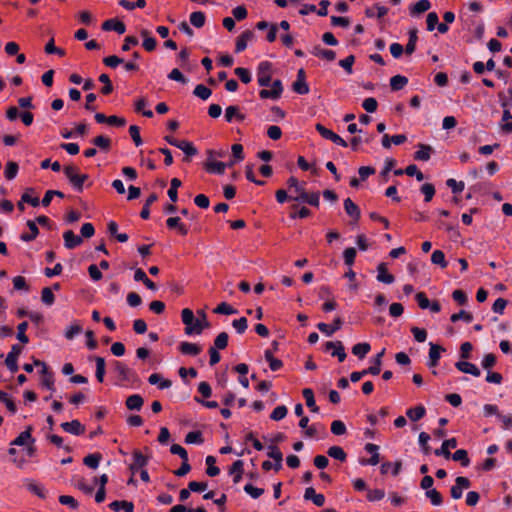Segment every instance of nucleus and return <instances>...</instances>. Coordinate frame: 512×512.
Segmentation results:
<instances>
[{
	"instance_id": "nucleus-27",
	"label": "nucleus",
	"mask_w": 512,
	"mask_h": 512,
	"mask_svg": "<svg viewBox=\"0 0 512 512\" xmlns=\"http://www.w3.org/2000/svg\"><path fill=\"white\" fill-rule=\"evenodd\" d=\"M244 462L242 460H237L235 461L232 466L230 467L229 469V473L231 475H234L233 477V482L234 483H239L240 480L242 479V474H243V471H244Z\"/></svg>"
},
{
	"instance_id": "nucleus-42",
	"label": "nucleus",
	"mask_w": 512,
	"mask_h": 512,
	"mask_svg": "<svg viewBox=\"0 0 512 512\" xmlns=\"http://www.w3.org/2000/svg\"><path fill=\"white\" fill-rule=\"evenodd\" d=\"M431 3L429 0H419L410 8V14L416 15L426 12L430 9Z\"/></svg>"
},
{
	"instance_id": "nucleus-49",
	"label": "nucleus",
	"mask_w": 512,
	"mask_h": 512,
	"mask_svg": "<svg viewBox=\"0 0 512 512\" xmlns=\"http://www.w3.org/2000/svg\"><path fill=\"white\" fill-rule=\"evenodd\" d=\"M213 312L222 315H233L238 313L237 309L226 302L220 303L216 308H214Z\"/></svg>"
},
{
	"instance_id": "nucleus-38",
	"label": "nucleus",
	"mask_w": 512,
	"mask_h": 512,
	"mask_svg": "<svg viewBox=\"0 0 512 512\" xmlns=\"http://www.w3.org/2000/svg\"><path fill=\"white\" fill-rule=\"evenodd\" d=\"M34 189L28 188L26 191L22 194V202H26L30 204L33 207H37L40 204L39 197L34 195Z\"/></svg>"
},
{
	"instance_id": "nucleus-62",
	"label": "nucleus",
	"mask_w": 512,
	"mask_h": 512,
	"mask_svg": "<svg viewBox=\"0 0 512 512\" xmlns=\"http://www.w3.org/2000/svg\"><path fill=\"white\" fill-rule=\"evenodd\" d=\"M446 185L452 190L454 194L461 193L465 188L463 181H456L453 178L448 179L446 181Z\"/></svg>"
},
{
	"instance_id": "nucleus-45",
	"label": "nucleus",
	"mask_w": 512,
	"mask_h": 512,
	"mask_svg": "<svg viewBox=\"0 0 512 512\" xmlns=\"http://www.w3.org/2000/svg\"><path fill=\"white\" fill-rule=\"evenodd\" d=\"M327 454L334 458V459H337L341 462H344L347 458V454L345 453V451L343 450L342 447L340 446H331L328 451H327Z\"/></svg>"
},
{
	"instance_id": "nucleus-3",
	"label": "nucleus",
	"mask_w": 512,
	"mask_h": 512,
	"mask_svg": "<svg viewBox=\"0 0 512 512\" xmlns=\"http://www.w3.org/2000/svg\"><path fill=\"white\" fill-rule=\"evenodd\" d=\"M293 194L289 195V199L301 202V203H307L314 207H319L320 204V194L318 192H306L304 185H302L300 188H297V191Z\"/></svg>"
},
{
	"instance_id": "nucleus-7",
	"label": "nucleus",
	"mask_w": 512,
	"mask_h": 512,
	"mask_svg": "<svg viewBox=\"0 0 512 512\" xmlns=\"http://www.w3.org/2000/svg\"><path fill=\"white\" fill-rule=\"evenodd\" d=\"M471 485V482L468 478L463 476H458L455 480V485H453L450 489V494L453 499H460L463 494L464 489H468Z\"/></svg>"
},
{
	"instance_id": "nucleus-57",
	"label": "nucleus",
	"mask_w": 512,
	"mask_h": 512,
	"mask_svg": "<svg viewBox=\"0 0 512 512\" xmlns=\"http://www.w3.org/2000/svg\"><path fill=\"white\" fill-rule=\"evenodd\" d=\"M193 93L195 96L199 97L200 99L207 100L211 96L212 91L205 85L199 84L195 87Z\"/></svg>"
},
{
	"instance_id": "nucleus-4",
	"label": "nucleus",
	"mask_w": 512,
	"mask_h": 512,
	"mask_svg": "<svg viewBox=\"0 0 512 512\" xmlns=\"http://www.w3.org/2000/svg\"><path fill=\"white\" fill-rule=\"evenodd\" d=\"M272 63L269 61H262L257 67V81L262 87H267L271 82Z\"/></svg>"
},
{
	"instance_id": "nucleus-33",
	"label": "nucleus",
	"mask_w": 512,
	"mask_h": 512,
	"mask_svg": "<svg viewBox=\"0 0 512 512\" xmlns=\"http://www.w3.org/2000/svg\"><path fill=\"white\" fill-rule=\"evenodd\" d=\"M387 13H388V8L383 5H380V4H375L372 8H368L366 10V16L369 18H373V17L382 18Z\"/></svg>"
},
{
	"instance_id": "nucleus-37",
	"label": "nucleus",
	"mask_w": 512,
	"mask_h": 512,
	"mask_svg": "<svg viewBox=\"0 0 512 512\" xmlns=\"http://www.w3.org/2000/svg\"><path fill=\"white\" fill-rule=\"evenodd\" d=\"M302 394H303V397L305 398L307 407L310 408V410L312 412H318L319 408L316 405L315 398H314V393H313L312 389L305 388L303 390Z\"/></svg>"
},
{
	"instance_id": "nucleus-50",
	"label": "nucleus",
	"mask_w": 512,
	"mask_h": 512,
	"mask_svg": "<svg viewBox=\"0 0 512 512\" xmlns=\"http://www.w3.org/2000/svg\"><path fill=\"white\" fill-rule=\"evenodd\" d=\"M177 148L182 150L185 153V155L188 157L195 156L198 153V151H197L196 147L193 145V143L186 141V140H181V143H179Z\"/></svg>"
},
{
	"instance_id": "nucleus-32",
	"label": "nucleus",
	"mask_w": 512,
	"mask_h": 512,
	"mask_svg": "<svg viewBox=\"0 0 512 512\" xmlns=\"http://www.w3.org/2000/svg\"><path fill=\"white\" fill-rule=\"evenodd\" d=\"M144 400L143 398L138 394L130 395L126 399V407L129 410H137L139 411L143 406Z\"/></svg>"
},
{
	"instance_id": "nucleus-60",
	"label": "nucleus",
	"mask_w": 512,
	"mask_h": 512,
	"mask_svg": "<svg viewBox=\"0 0 512 512\" xmlns=\"http://www.w3.org/2000/svg\"><path fill=\"white\" fill-rule=\"evenodd\" d=\"M41 300L45 305L51 306L55 301V296L52 292V289L49 287H45L41 292Z\"/></svg>"
},
{
	"instance_id": "nucleus-43",
	"label": "nucleus",
	"mask_w": 512,
	"mask_h": 512,
	"mask_svg": "<svg viewBox=\"0 0 512 512\" xmlns=\"http://www.w3.org/2000/svg\"><path fill=\"white\" fill-rule=\"evenodd\" d=\"M182 185V182L178 178H173L170 183V188L168 189V197L170 200L175 203L178 200V188Z\"/></svg>"
},
{
	"instance_id": "nucleus-28",
	"label": "nucleus",
	"mask_w": 512,
	"mask_h": 512,
	"mask_svg": "<svg viewBox=\"0 0 512 512\" xmlns=\"http://www.w3.org/2000/svg\"><path fill=\"white\" fill-rule=\"evenodd\" d=\"M109 507L114 512H120L123 510L124 512H133L134 511V505L132 502L128 501H113L109 504Z\"/></svg>"
},
{
	"instance_id": "nucleus-16",
	"label": "nucleus",
	"mask_w": 512,
	"mask_h": 512,
	"mask_svg": "<svg viewBox=\"0 0 512 512\" xmlns=\"http://www.w3.org/2000/svg\"><path fill=\"white\" fill-rule=\"evenodd\" d=\"M455 367L462 373L471 374L475 377H479L481 375L479 368L475 364L467 361H458L456 362Z\"/></svg>"
},
{
	"instance_id": "nucleus-61",
	"label": "nucleus",
	"mask_w": 512,
	"mask_h": 512,
	"mask_svg": "<svg viewBox=\"0 0 512 512\" xmlns=\"http://www.w3.org/2000/svg\"><path fill=\"white\" fill-rule=\"evenodd\" d=\"M18 164L15 162H8L5 167V177L8 180H12L17 176L18 173Z\"/></svg>"
},
{
	"instance_id": "nucleus-21",
	"label": "nucleus",
	"mask_w": 512,
	"mask_h": 512,
	"mask_svg": "<svg viewBox=\"0 0 512 512\" xmlns=\"http://www.w3.org/2000/svg\"><path fill=\"white\" fill-rule=\"evenodd\" d=\"M32 427L28 426L25 431L21 432L12 442L11 445L23 446L28 442L34 443V438L31 435Z\"/></svg>"
},
{
	"instance_id": "nucleus-13",
	"label": "nucleus",
	"mask_w": 512,
	"mask_h": 512,
	"mask_svg": "<svg viewBox=\"0 0 512 512\" xmlns=\"http://www.w3.org/2000/svg\"><path fill=\"white\" fill-rule=\"evenodd\" d=\"M148 464V459L140 451L133 452V461L129 466L132 474H135L139 469L144 468Z\"/></svg>"
},
{
	"instance_id": "nucleus-46",
	"label": "nucleus",
	"mask_w": 512,
	"mask_h": 512,
	"mask_svg": "<svg viewBox=\"0 0 512 512\" xmlns=\"http://www.w3.org/2000/svg\"><path fill=\"white\" fill-rule=\"evenodd\" d=\"M205 462L206 465L208 466L206 470L208 476L215 477L220 473V469L217 466H215L216 458L214 456H207Z\"/></svg>"
},
{
	"instance_id": "nucleus-29",
	"label": "nucleus",
	"mask_w": 512,
	"mask_h": 512,
	"mask_svg": "<svg viewBox=\"0 0 512 512\" xmlns=\"http://www.w3.org/2000/svg\"><path fill=\"white\" fill-rule=\"evenodd\" d=\"M141 36L144 38L142 46L146 51H153L156 48L157 41L154 37L150 36V32L146 29L141 30Z\"/></svg>"
},
{
	"instance_id": "nucleus-39",
	"label": "nucleus",
	"mask_w": 512,
	"mask_h": 512,
	"mask_svg": "<svg viewBox=\"0 0 512 512\" xmlns=\"http://www.w3.org/2000/svg\"><path fill=\"white\" fill-rule=\"evenodd\" d=\"M408 83V79L402 75H395L390 79V87L393 91L403 89Z\"/></svg>"
},
{
	"instance_id": "nucleus-35",
	"label": "nucleus",
	"mask_w": 512,
	"mask_h": 512,
	"mask_svg": "<svg viewBox=\"0 0 512 512\" xmlns=\"http://www.w3.org/2000/svg\"><path fill=\"white\" fill-rule=\"evenodd\" d=\"M432 148L428 145L420 144L419 149L414 154V159L419 161H428L431 157Z\"/></svg>"
},
{
	"instance_id": "nucleus-59",
	"label": "nucleus",
	"mask_w": 512,
	"mask_h": 512,
	"mask_svg": "<svg viewBox=\"0 0 512 512\" xmlns=\"http://www.w3.org/2000/svg\"><path fill=\"white\" fill-rule=\"evenodd\" d=\"M28 328V323L26 321L21 322L17 327V339L23 343L26 344L29 342V338L26 335V330Z\"/></svg>"
},
{
	"instance_id": "nucleus-53",
	"label": "nucleus",
	"mask_w": 512,
	"mask_h": 512,
	"mask_svg": "<svg viewBox=\"0 0 512 512\" xmlns=\"http://www.w3.org/2000/svg\"><path fill=\"white\" fill-rule=\"evenodd\" d=\"M95 362H96V373H95L96 379L99 382H103L104 375H105V360H104V358L97 356V357H95Z\"/></svg>"
},
{
	"instance_id": "nucleus-54",
	"label": "nucleus",
	"mask_w": 512,
	"mask_h": 512,
	"mask_svg": "<svg viewBox=\"0 0 512 512\" xmlns=\"http://www.w3.org/2000/svg\"><path fill=\"white\" fill-rule=\"evenodd\" d=\"M157 200V195L152 193L145 201V204L140 212V217L142 219H148L150 216V205H152Z\"/></svg>"
},
{
	"instance_id": "nucleus-2",
	"label": "nucleus",
	"mask_w": 512,
	"mask_h": 512,
	"mask_svg": "<svg viewBox=\"0 0 512 512\" xmlns=\"http://www.w3.org/2000/svg\"><path fill=\"white\" fill-rule=\"evenodd\" d=\"M63 171L74 189L81 192L84 182L88 179V175L80 174L79 169L74 165L65 166Z\"/></svg>"
},
{
	"instance_id": "nucleus-8",
	"label": "nucleus",
	"mask_w": 512,
	"mask_h": 512,
	"mask_svg": "<svg viewBox=\"0 0 512 512\" xmlns=\"http://www.w3.org/2000/svg\"><path fill=\"white\" fill-rule=\"evenodd\" d=\"M325 351H331V355L338 358L339 362H343L346 359V352L341 341H329L325 343Z\"/></svg>"
},
{
	"instance_id": "nucleus-1",
	"label": "nucleus",
	"mask_w": 512,
	"mask_h": 512,
	"mask_svg": "<svg viewBox=\"0 0 512 512\" xmlns=\"http://www.w3.org/2000/svg\"><path fill=\"white\" fill-rule=\"evenodd\" d=\"M181 320L185 325L184 332L186 335H200L204 329L210 326L206 314L203 317L195 318L194 313L189 308H184L181 311Z\"/></svg>"
},
{
	"instance_id": "nucleus-10",
	"label": "nucleus",
	"mask_w": 512,
	"mask_h": 512,
	"mask_svg": "<svg viewBox=\"0 0 512 512\" xmlns=\"http://www.w3.org/2000/svg\"><path fill=\"white\" fill-rule=\"evenodd\" d=\"M430 349H429V360H428V367H436L439 363V359L441 357V353L445 351V349L437 344H434L432 342L429 343Z\"/></svg>"
},
{
	"instance_id": "nucleus-47",
	"label": "nucleus",
	"mask_w": 512,
	"mask_h": 512,
	"mask_svg": "<svg viewBox=\"0 0 512 512\" xmlns=\"http://www.w3.org/2000/svg\"><path fill=\"white\" fill-rule=\"evenodd\" d=\"M190 23L196 27V28H201L204 26L205 24V20H206V17H205V14L201 11H196V12H192L190 14Z\"/></svg>"
},
{
	"instance_id": "nucleus-12",
	"label": "nucleus",
	"mask_w": 512,
	"mask_h": 512,
	"mask_svg": "<svg viewBox=\"0 0 512 512\" xmlns=\"http://www.w3.org/2000/svg\"><path fill=\"white\" fill-rule=\"evenodd\" d=\"M61 428L73 435H82L85 432V426L79 420H72L70 422H63Z\"/></svg>"
},
{
	"instance_id": "nucleus-18",
	"label": "nucleus",
	"mask_w": 512,
	"mask_h": 512,
	"mask_svg": "<svg viewBox=\"0 0 512 512\" xmlns=\"http://www.w3.org/2000/svg\"><path fill=\"white\" fill-rule=\"evenodd\" d=\"M166 226L169 229H176L178 233L182 236H186L188 234L187 226L181 222V219L179 217H169L166 220Z\"/></svg>"
},
{
	"instance_id": "nucleus-40",
	"label": "nucleus",
	"mask_w": 512,
	"mask_h": 512,
	"mask_svg": "<svg viewBox=\"0 0 512 512\" xmlns=\"http://www.w3.org/2000/svg\"><path fill=\"white\" fill-rule=\"evenodd\" d=\"M313 55L327 61H333L336 57V54L333 50L324 49L321 47H315L313 50Z\"/></svg>"
},
{
	"instance_id": "nucleus-15",
	"label": "nucleus",
	"mask_w": 512,
	"mask_h": 512,
	"mask_svg": "<svg viewBox=\"0 0 512 512\" xmlns=\"http://www.w3.org/2000/svg\"><path fill=\"white\" fill-rule=\"evenodd\" d=\"M102 29L105 31H115L121 35L125 33L126 26L122 21L117 19H109L102 24Z\"/></svg>"
},
{
	"instance_id": "nucleus-19",
	"label": "nucleus",
	"mask_w": 512,
	"mask_h": 512,
	"mask_svg": "<svg viewBox=\"0 0 512 512\" xmlns=\"http://www.w3.org/2000/svg\"><path fill=\"white\" fill-rule=\"evenodd\" d=\"M304 498L311 500L317 507H322L325 504V496L323 494L316 493L313 487H308L305 490Z\"/></svg>"
},
{
	"instance_id": "nucleus-17",
	"label": "nucleus",
	"mask_w": 512,
	"mask_h": 512,
	"mask_svg": "<svg viewBox=\"0 0 512 512\" xmlns=\"http://www.w3.org/2000/svg\"><path fill=\"white\" fill-rule=\"evenodd\" d=\"M63 239L67 249H74L82 243V237L75 235L72 230L65 231Z\"/></svg>"
},
{
	"instance_id": "nucleus-34",
	"label": "nucleus",
	"mask_w": 512,
	"mask_h": 512,
	"mask_svg": "<svg viewBox=\"0 0 512 512\" xmlns=\"http://www.w3.org/2000/svg\"><path fill=\"white\" fill-rule=\"evenodd\" d=\"M27 226L30 230V233L22 234L20 237L21 240L24 242H30V241L34 240L39 234V229L34 221L28 220Z\"/></svg>"
},
{
	"instance_id": "nucleus-24",
	"label": "nucleus",
	"mask_w": 512,
	"mask_h": 512,
	"mask_svg": "<svg viewBox=\"0 0 512 512\" xmlns=\"http://www.w3.org/2000/svg\"><path fill=\"white\" fill-rule=\"evenodd\" d=\"M235 119L241 122L245 119V115L240 112L237 106H228L225 110V120L230 123Z\"/></svg>"
},
{
	"instance_id": "nucleus-56",
	"label": "nucleus",
	"mask_w": 512,
	"mask_h": 512,
	"mask_svg": "<svg viewBox=\"0 0 512 512\" xmlns=\"http://www.w3.org/2000/svg\"><path fill=\"white\" fill-rule=\"evenodd\" d=\"M93 144L101 150L108 151L111 147V140L105 136H97L92 140Z\"/></svg>"
},
{
	"instance_id": "nucleus-23",
	"label": "nucleus",
	"mask_w": 512,
	"mask_h": 512,
	"mask_svg": "<svg viewBox=\"0 0 512 512\" xmlns=\"http://www.w3.org/2000/svg\"><path fill=\"white\" fill-rule=\"evenodd\" d=\"M179 351L183 355L197 356L202 351V349L195 343L181 342L179 345Z\"/></svg>"
},
{
	"instance_id": "nucleus-48",
	"label": "nucleus",
	"mask_w": 512,
	"mask_h": 512,
	"mask_svg": "<svg viewBox=\"0 0 512 512\" xmlns=\"http://www.w3.org/2000/svg\"><path fill=\"white\" fill-rule=\"evenodd\" d=\"M454 461H459L463 467H467L470 464L468 453L464 449L456 450L452 455Z\"/></svg>"
},
{
	"instance_id": "nucleus-51",
	"label": "nucleus",
	"mask_w": 512,
	"mask_h": 512,
	"mask_svg": "<svg viewBox=\"0 0 512 512\" xmlns=\"http://www.w3.org/2000/svg\"><path fill=\"white\" fill-rule=\"evenodd\" d=\"M431 262L435 265H439L441 268H446L448 263L445 259V254L441 250H435L431 255Z\"/></svg>"
},
{
	"instance_id": "nucleus-63",
	"label": "nucleus",
	"mask_w": 512,
	"mask_h": 512,
	"mask_svg": "<svg viewBox=\"0 0 512 512\" xmlns=\"http://www.w3.org/2000/svg\"><path fill=\"white\" fill-rule=\"evenodd\" d=\"M287 408L284 405L277 406L271 413L270 418L274 421H280L287 415Z\"/></svg>"
},
{
	"instance_id": "nucleus-25",
	"label": "nucleus",
	"mask_w": 512,
	"mask_h": 512,
	"mask_svg": "<svg viewBox=\"0 0 512 512\" xmlns=\"http://www.w3.org/2000/svg\"><path fill=\"white\" fill-rule=\"evenodd\" d=\"M253 38L252 31L243 32L236 40L235 51L240 53L244 51L247 47L248 42Z\"/></svg>"
},
{
	"instance_id": "nucleus-58",
	"label": "nucleus",
	"mask_w": 512,
	"mask_h": 512,
	"mask_svg": "<svg viewBox=\"0 0 512 512\" xmlns=\"http://www.w3.org/2000/svg\"><path fill=\"white\" fill-rule=\"evenodd\" d=\"M228 334L226 332H221L216 336L214 339V346L215 349H225L228 345Z\"/></svg>"
},
{
	"instance_id": "nucleus-36",
	"label": "nucleus",
	"mask_w": 512,
	"mask_h": 512,
	"mask_svg": "<svg viewBox=\"0 0 512 512\" xmlns=\"http://www.w3.org/2000/svg\"><path fill=\"white\" fill-rule=\"evenodd\" d=\"M401 462L396 461L394 463L392 462H385L381 465V473L387 474L389 472L392 473L393 476H397L401 470Z\"/></svg>"
},
{
	"instance_id": "nucleus-9",
	"label": "nucleus",
	"mask_w": 512,
	"mask_h": 512,
	"mask_svg": "<svg viewBox=\"0 0 512 512\" xmlns=\"http://www.w3.org/2000/svg\"><path fill=\"white\" fill-rule=\"evenodd\" d=\"M293 90L294 92L300 95H306L310 91L309 86L306 82L305 71L302 68L298 70L297 79L293 83Z\"/></svg>"
},
{
	"instance_id": "nucleus-26",
	"label": "nucleus",
	"mask_w": 512,
	"mask_h": 512,
	"mask_svg": "<svg viewBox=\"0 0 512 512\" xmlns=\"http://www.w3.org/2000/svg\"><path fill=\"white\" fill-rule=\"evenodd\" d=\"M426 414V409L423 405H417L413 408H409L407 411H406V415L407 417L411 420V421H419L420 419H422Z\"/></svg>"
},
{
	"instance_id": "nucleus-11",
	"label": "nucleus",
	"mask_w": 512,
	"mask_h": 512,
	"mask_svg": "<svg viewBox=\"0 0 512 512\" xmlns=\"http://www.w3.org/2000/svg\"><path fill=\"white\" fill-rule=\"evenodd\" d=\"M343 321L340 317H336L332 325L320 322L317 324V328L326 336H332L337 330L341 328Z\"/></svg>"
},
{
	"instance_id": "nucleus-55",
	"label": "nucleus",
	"mask_w": 512,
	"mask_h": 512,
	"mask_svg": "<svg viewBox=\"0 0 512 512\" xmlns=\"http://www.w3.org/2000/svg\"><path fill=\"white\" fill-rule=\"evenodd\" d=\"M203 441V436L200 431H191L188 432L185 436L186 444H202Z\"/></svg>"
},
{
	"instance_id": "nucleus-30",
	"label": "nucleus",
	"mask_w": 512,
	"mask_h": 512,
	"mask_svg": "<svg viewBox=\"0 0 512 512\" xmlns=\"http://www.w3.org/2000/svg\"><path fill=\"white\" fill-rule=\"evenodd\" d=\"M344 209L353 219L358 220L360 218V209L350 198L344 200Z\"/></svg>"
},
{
	"instance_id": "nucleus-20",
	"label": "nucleus",
	"mask_w": 512,
	"mask_h": 512,
	"mask_svg": "<svg viewBox=\"0 0 512 512\" xmlns=\"http://www.w3.org/2000/svg\"><path fill=\"white\" fill-rule=\"evenodd\" d=\"M457 446V440L456 438H450L448 440H445L440 449L435 450V455L437 456H444L445 458H449L451 456L450 448L454 449Z\"/></svg>"
},
{
	"instance_id": "nucleus-31",
	"label": "nucleus",
	"mask_w": 512,
	"mask_h": 512,
	"mask_svg": "<svg viewBox=\"0 0 512 512\" xmlns=\"http://www.w3.org/2000/svg\"><path fill=\"white\" fill-rule=\"evenodd\" d=\"M114 367L122 382L130 380L132 371L124 363L115 361Z\"/></svg>"
},
{
	"instance_id": "nucleus-14",
	"label": "nucleus",
	"mask_w": 512,
	"mask_h": 512,
	"mask_svg": "<svg viewBox=\"0 0 512 512\" xmlns=\"http://www.w3.org/2000/svg\"><path fill=\"white\" fill-rule=\"evenodd\" d=\"M149 106L148 100L145 97H139L134 101V110L147 118L153 117V111L146 109Z\"/></svg>"
},
{
	"instance_id": "nucleus-6",
	"label": "nucleus",
	"mask_w": 512,
	"mask_h": 512,
	"mask_svg": "<svg viewBox=\"0 0 512 512\" xmlns=\"http://www.w3.org/2000/svg\"><path fill=\"white\" fill-rule=\"evenodd\" d=\"M316 130L318 133L325 139L332 141L334 144L339 145L341 147H347V142L340 137L338 134L334 133L332 130L326 128L320 123L316 124Z\"/></svg>"
},
{
	"instance_id": "nucleus-41",
	"label": "nucleus",
	"mask_w": 512,
	"mask_h": 512,
	"mask_svg": "<svg viewBox=\"0 0 512 512\" xmlns=\"http://www.w3.org/2000/svg\"><path fill=\"white\" fill-rule=\"evenodd\" d=\"M371 346L369 343H357L352 347V353L358 358H364L370 351Z\"/></svg>"
},
{
	"instance_id": "nucleus-22",
	"label": "nucleus",
	"mask_w": 512,
	"mask_h": 512,
	"mask_svg": "<svg viewBox=\"0 0 512 512\" xmlns=\"http://www.w3.org/2000/svg\"><path fill=\"white\" fill-rule=\"evenodd\" d=\"M377 280L385 284H392L395 280L394 276L387 271L385 263H380L377 267Z\"/></svg>"
},
{
	"instance_id": "nucleus-5",
	"label": "nucleus",
	"mask_w": 512,
	"mask_h": 512,
	"mask_svg": "<svg viewBox=\"0 0 512 512\" xmlns=\"http://www.w3.org/2000/svg\"><path fill=\"white\" fill-rule=\"evenodd\" d=\"M226 167V163L215 160L213 150L208 151V157L204 163V169L208 173L222 175L224 174Z\"/></svg>"
},
{
	"instance_id": "nucleus-52",
	"label": "nucleus",
	"mask_w": 512,
	"mask_h": 512,
	"mask_svg": "<svg viewBox=\"0 0 512 512\" xmlns=\"http://www.w3.org/2000/svg\"><path fill=\"white\" fill-rule=\"evenodd\" d=\"M101 454L93 453L84 457L83 463L89 468L96 469L99 466Z\"/></svg>"
},
{
	"instance_id": "nucleus-64",
	"label": "nucleus",
	"mask_w": 512,
	"mask_h": 512,
	"mask_svg": "<svg viewBox=\"0 0 512 512\" xmlns=\"http://www.w3.org/2000/svg\"><path fill=\"white\" fill-rule=\"evenodd\" d=\"M234 73L239 77V79L244 84H248L251 81V79H252L251 73H250V71L247 68L237 67L234 70Z\"/></svg>"
},
{
	"instance_id": "nucleus-44",
	"label": "nucleus",
	"mask_w": 512,
	"mask_h": 512,
	"mask_svg": "<svg viewBox=\"0 0 512 512\" xmlns=\"http://www.w3.org/2000/svg\"><path fill=\"white\" fill-rule=\"evenodd\" d=\"M264 357L266 361L269 363V367L272 371H278L279 369L282 368L283 362L279 359L274 358L271 350H266L264 352Z\"/></svg>"
}]
</instances>
